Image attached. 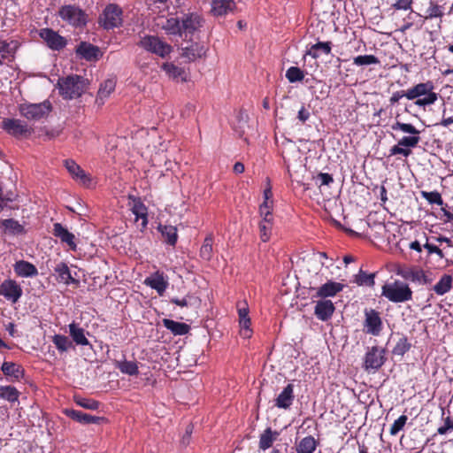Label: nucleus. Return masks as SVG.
<instances>
[{"label":"nucleus","mask_w":453,"mask_h":453,"mask_svg":"<svg viewBox=\"0 0 453 453\" xmlns=\"http://www.w3.org/2000/svg\"><path fill=\"white\" fill-rule=\"evenodd\" d=\"M74 401L78 405L88 410H96L99 407V403L93 399L74 396Z\"/></svg>","instance_id":"49"},{"label":"nucleus","mask_w":453,"mask_h":453,"mask_svg":"<svg viewBox=\"0 0 453 453\" xmlns=\"http://www.w3.org/2000/svg\"><path fill=\"white\" fill-rule=\"evenodd\" d=\"M14 271L21 277H33L38 274L37 268L33 264L25 260L16 262Z\"/></svg>","instance_id":"27"},{"label":"nucleus","mask_w":453,"mask_h":453,"mask_svg":"<svg viewBox=\"0 0 453 453\" xmlns=\"http://www.w3.org/2000/svg\"><path fill=\"white\" fill-rule=\"evenodd\" d=\"M18 108L22 117L35 121L47 117L52 110L51 104L47 100L40 104L23 103Z\"/></svg>","instance_id":"4"},{"label":"nucleus","mask_w":453,"mask_h":453,"mask_svg":"<svg viewBox=\"0 0 453 453\" xmlns=\"http://www.w3.org/2000/svg\"><path fill=\"white\" fill-rule=\"evenodd\" d=\"M297 118L300 121L304 123L310 118L309 111L306 110L304 106H302V108L298 111Z\"/></svg>","instance_id":"64"},{"label":"nucleus","mask_w":453,"mask_h":453,"mask_svg":"<svg viewBox=\"0 0 453 453\" xmlns=\"http://www.w3.org/2000/svg\"><path fill=\"white\" fill-rule=\"evenodd\" d=\"M162 69L166 73V74L175 80L180 81H187V74L183 68L175 65L173 63H164L162 65Z\"/></svg>","instance_id":"29"},{"label":"nucleus","mask_w":453,"mask_h":453,"mask_svg":"<svg viewBox=\"0 0 453 453\" xmlns=\"http://www.w3.org/2000/svg\"><path fill=\"white\" fill-rule=\"evenodd\" d=\"M392 129L395 131L400 130L403 133L410 134V136H403L399 140V145H402L405 149L415 148L419 141V131L411 124L402 123L400 121H396L392 125Z\"/></svg>","instance_id":"7"},{"label":"nucleus","mask_w":453,"mask_h":453,"mask_svg":"<svg viewBox=\"0 0 453 453\" xmlns=\"http://www.w3.org/2000/svg\"><path fill=\"white\" fill-rule=\"evenodd\" d=\"M116 81L113 79L106 80L103 84H101L100 88L97 94V100H104L108 97L110 94L115 89Z\"/></svg>","instance_id":"42"},{"label":"nucleus","mask_w":453,"mask_h":453,"mask_svg":"<svg viewBox=\"0 0 453 453\" xmlns=\"http://www.w3.org/2000/svg\"><path fill=\"white\" fill-rule=\"evenodd\" d=\"M317 180L320 181V186L322 185H329L334 181L333 176L329 173H320L317 175Z\"/></svg>","instance_id":"61"},{"label":"nucleus","mask_w":453,"mask_h":453,"mask_svg":"<svg viewBox=\"0 0 453 453\" xmlns=\"http://www.w3.org/2000/svg\"><path fill=\"white\" fill-rule=\"evenodd\" d=\"M381 325L382 322L379 312L374 310L365 311V326L367 334L379 335L381 331Z\"/></svg>","instance_id":"19"},{"label":"nucleus","mask_w":453,"mask_h":453,"mask_svg":"<svg viewBox=\"0 0 453 453\" xmlns=\"http://www.w3.org/2000/svg\"><path fill=\"white\" fill-rule=\"evenodd\" d=\"M318 444L313 436L308 435L296 444V453H313Z\"/></svg>","instance_id":"32"},{"label":"nucleus","mask_w":453,"mask_h":453,"mask_svg":"<svg viewBox=\"0 0 453 453\" xmlns=\"http://www.w3.org/2000/svg\"><path fill=\"white\" fill-rule=\"evenodd\" d=\"M162 28L168 35H182L180 20L177 18L167 19L165 22L162 25Z\"/></svg>","instance_id":"35"},{"label":"nucleus","mask_w":453,"mask_h":453,"mask_svg":"<svg viewBox=\"0 0 453 453\" xmlns=\"http://www.w3.org/2000/svg\"><path fill=\"white\" fill-rule=\"evenodd\" d=\"M146 285L155 289L159 296H163L168 287V281L165 279L163 273H155L145 280Z\"/></svg>","instance_id":"22"},{"label":"nucleus","mask_w":453,"mask_h":453,"mask_svg":"<svg viewBox=\"0 0 453 453\" xmlns=\"http://www.w3.org/2000/svg\"><path fill=\"white\" fill-rule=\"evenodd\" d=\"M374 278L375 273H366L365 271L360 270L355 276V282L359 286L366 285L372 287L375 284Z\"/></svg>","instance_id":"43"},{"label":"nucleus","mask_w":453,"mask_h":453,"mask_svg":"<svg viewBox=\"0 0 453 453\" xmlns=\"http://www.w3.org/2000/svg\"><path fill=\"white\" fill-rule=\"evenodd\" d=\"M203 19L198 13H185L180 19L181 32L185 34H193L203 26Z\"/></svg>","instance_id":"11"},{"label":"nucleus","mask_w":453,"mask_h":453,"mask_svg":"<svg viewBox=\"0 0 453 453\" xmlns=\"http://www.w3.org/2000/svg\"><path fill=\"white\" fill-rule=\"evenodd\" d=\"M55 272L58 273L60 281L69 285L70 283H78L79 281L72 277L68 265L60 262L55 267Z\"/></svg>","instance_id":"34"},{"label":"nucleus","mask_w":453,"mask_h":453,"mask_svg":"<svg viewBox=\"0 0 453 453\" xmlns=\"http://www.w3.org/2000/svg\"><path fill=\"white\" fill-rule=\"evenodd\" d=\"M279 432L273 431L270 427L266 428L259 438V448L261 449H267L272 447L274 441L279 436Z\"/></svg>","instance_id":"33"},{"label":"nucleus","mask_w":453,"mask_h":453,"mask_svg":"<svg viewBox=\"0 0 453 453\" xmlns=\"http://www.w3.org/2000/svg\"><path fill=\"white\" fill-rule=\"evenodd\" d=\"M381 295L393 303H403L412 298V291L408 284L400 280L383 285Z\"/></svg>","instance_id":"3"},{"label":"nucleus","mask_w":453,"mask_h":453,"mask_svg":"<svg viewBox=\"0 0 453 453\" xmlns=\"http://www.w3.org/2000/svg\"><path fill=\"white\" fill-rule=\"evenodd\" d=\"M1 371L6 377H10L12 381L19 380L25 373L22 366L13 362H4Z\"/></svg>","instance_id":"23"},{"label":"nucleus","mask_w":453,"mask_h":453,"mask_svg":"<svg viewBox=\"0 0 453 453\" xmlns=\"http://www.w3.org/2000/svg\"><path fill=\"white\" fill-rule=\"evenodd\" d=\"M343 284L334 281H327L318 288L315 297L326 298L334 296L337 293L343 289Z\"/></svg>","instance_id":"24"},{"label":"nucleus","mask_w":453,"mask_h":453,"mask_svg":"<svg viewBox=\"0 0 453 453\" xmlns=\"http://www.w3.org/2000/svg\"><path fill=\"white\" fill-rule=\"evenodd\" d=\"M411 154V150L410 149L403 148L402 145H399V142L390 149V156L403 155L404 157H409Z\"/></svg>","instance_id":"55"},{"label":"nucleus","mask_w":453,"mask_h":453,"mask_svg":"<svg viewBox=\"0 0 453 453\" xmlns=\"http://www.w3.org/2000/svg\"><path fill=\"white\" fill-rule=\"evenodd\" d=\"M266 183H267V186H266L265 189L264 190V199L266 202H271L270 199L273 196V193H272L271 180L269 178H266Z\"/></svg>","instance_id":"63"},{"label":"nucleus","mask_w":453,"mask_h":453,"mask_svg":"<svg viewBox=\"0 0 453 453\" xmlns=\"http://www.w3.org/2000/svg\"><path fill=\"white\" fill-rule=\"evenodd\" d=\"M353 64L356 65H370L380 64V60L373 55H360L353 59Z\"/></svg>","instance_id":"46"},{"label":"nucleus","mask_w":453,"mask_h":453,"mask_svg":"<svg viewBox=\"0 0 453 453\" xmlns=\"http://www.w3.org/2000/svg\"><path fill=\"white\" fill-rule=\"evenodd\" d=\"M159 229L162 233V235L164 237H165V242L169 244V245H175L176 242H177V228L175 226H159Z\"/></svg>","instance_id":"41"},{"label":"nucleus","mask_w":453,"mask_h":453,"mask_svg":"<svg viewBox=\"0 0 453 453\" xmlns=\"http://www.w3.org/2000/svg\"><path fill=\"white\" fill-rule=\"evenodd\" d=\"M59 17L68 24L81 27L87 24V14L76 5H64L58 11Z\"/></svg>","instance_id":"5"},{"label":"nucleus","mask_w":453,"mask_h":453,"mask_svg":"<svg viewBox=\"0 0 453 453\" xmlns=\"http://www.w3.org/2000/svg\"><path fill=\"white\" fill-rule=\"evenodd\" d=\"M411 349V343L408 342L406 337H401L393 349V354L396 356H403Z\"/></svg>","instance_id":"48"},{"label":"nucleus","mask_w":453,"mask_h":453,"mask_svg":"<svg viewBox=\"0 0 453 453\" xmlns=\"http://www.w3.org/2000/svg\"><path fill=\"white\" fill-rule=\"evenodd\" d=\"M119 369L121 372L128 375H136L139 372L136 363L132 361H124L120 363L119 365Z\"/></svg>","instance_id":"50"},{"label":"nucleus","mask_w":453,"mask_h":453,"mask_svg":"<svg viewBox=\"0 0 453 453\" xmlns=\"http://www.w3.org/2000/svg\"><path fill=\"white\" fill-rule=\"evenodd\" d=\"M294 386L288 384L275 400V406L288 409L294 400Z\"/></svg>","instance_id":"25"},{"label":"nucleus","mask_w":453,"mask_h":453,"mask_svg":"<svg viewBox=\"0 0 453 453\" xmlns=\"http://www.w3.org/2000/svg\"><path fill=\"white\" fill-rule=\"evenodd\" d=\"M52 342L56 348L61 352L67 351L69 349L73 347L72 341H70L65 335L55 334Z\"/></svg>","instance_id":"40"},{"label":"nucleus","mask_w":453,"mask_h":453,"mask_svg":"<svg viewBox=\"0 0 453 453\" xmlns=\"http://www.w3.org/2000/svg\"><path fill=\"white\" fill-rule=\"evenodd\" d=\"M211 6V13L214 17H223L233 12L236 8V4L234 0H212Z\"/></svg>","instance_id":"18"},{"label":"nucleus","mask_w":453,"mask_h":453,"mask_svg":"<svg viewBox=\"0 0 453 453\" xmlns=\"http://www.w3.org/2000/svg\"><path fill=\"white\" fill-rule=\"evenodd\" d=\"M260 237L263 242H267L270 237L271 225L265 223L259 224Z\"/></svg>","instance_id":"57"},{"label":"nucleus","mask_w":453,"mask_h":453,"mask_svg":"<svg viewBox=\"0 0 453 453\" xmlns=\"http://www.w3.org/2000/svg\"><path fill=\"white\" fill-rule=\"evenodd\" d=\"M194 426L192 424H188L186 427L185 434H183L180 443L183 446H188L190 442L191 434L193 433Z\"/></svg>","instance_id":"60"},{"label":"nucleus","mask_w":453,"mask_h":453,"mask_svg":"<svg viewBox=\"0 0 453 453\" xmlns=\"http://www.w3.org/2000/svg\"><path fill=\"white\" fill-rule=\"evenodd\" d=\"M52 234L54 236L58 237L61 242L68 245L71 250L75 251L77 250L74 234L69 232L62 224L54 223Z\"/></svg>","instance_id":"16"},{"label":"nucleus","mask_w":453,"mask_h":453,"mask_svg":"<svg viewBox=\"0 0 453 453\" xmlns=\"http://www.w3.org/2000/svg\"><path fill=\"white\" fill-rule=\"evenodd\" d=\"M240 326L242 327L241 334L244 338H250L251 336V331L250 329V319H242L239 320Z\"/></svg>","instance_id":"53"},{"label":"nucleus","mask_w":453,"mask_h":453,"mask_svg":"<svg viewBox=\"0 0 453 453\" xmlns=\"http://www.w3.org/2000/svg\"><path fill=\"white\" fill-rule=\"evenodd\" d=\"M207 49L204 45L194 42L189 46L181 48L180 56L186 58L188 62H194L198 58L205 57Z\"/></svg>","instance_id":"17"},{"label":"nucleus","mask_w":453,"mask_h":453,"mask_svg":"<svg viewBox=\"0 0 453 453\" xmlns=\"http://www.w3.org/2000/svg\"><path fill=\"white\" fill-rule=\"evenodd\" d=\"M2 225L5 230H8L12 234H19L25 233L24 226L13 219H4Z\"/></svg>","instance_id":"44"},{"label":"nucleus","mask_w":453,"mask_h":453,"mask_svg":"<svg viewBox=\"0 0 453 453\" xmlns=\"http://www.w3.org/2000/svg\"><path fill=\"white\" fill-rule=\"evenodd\" d=\"M434 85L431 81L418 83L406 91L401 90L393 93L389 102L391 104L397 103L402 97L415 100V104L425 107L434 104L438 99V94L434 92Z\"/></svg>","instance_id":"1"},{"label":"nucleus","mask_w":453,"mask_h":453,"mask_svg":"<svg viewBox=\"0 0 453 453\" xmlns=\"http://www.w3.org/2000/svg\"><path fill=\"white\" fill-rule=\"evenodd\" d=\"M410 278L412 281H418V282H422V283L428 282L427 277L422 270L411 271V274H410Z\"/></svg>","instance_id":"54"},{"label":"nucleus","mask_w":453,"mask_h":453,"mask_svg":"<svg viewBox=\"0 0 453 453\" xmlns=\"http://www.w3.org/2000/svg\"><path fill=\"white\" fill-rule=\"evenodd\" d=\"M412 3V0H398L392 5V7L395 10L407 11L411 9Z\"/></svg>","instance_id":"56"},{"label":"nucleus","mask_w":453,"mask_h":453,"mask_svg":"<svg viewBox=\"0 0 453 453\" xmlns=\"http://www.w3.org/2000/svg\"><path fill=\"white\" fill-rule=\"evenodd\" d=\"M69 333L73 341L77 345L87 346L89 344V342L85 335L84 329L78 326L75 323L69 325Z\"/></svg>","instance_id":"30"},{"label":"nucleus","mask_w":453,"mask_h":453,"mask_svg":"<svg viewBox=\"0 0 453 453\" xmlns=\"http://www.w3.org/2000/svg\"><path fill=\"white\" fill-rule=\"evenodd\" d=\"M453 429V419L450 417H447L444 419V425L440 426L437 430L439 434H445L448 431Z\"/></svg>","instance_id":"59"},{"label":"nucleus","mask_w":453,"mask_h":453,"mask_svg":"<svg viewBox=\"0 0 453 453\" xmlns=\"http://www.w3.org/2000/svg\"><path fill=\"white\" fill-rule=\"evenodd\" d=\"M334 305L330 300L319 301L314 308V314L316 317L322 320L326 321L333 316L334 312Z\"/></svg>","instance_id":"20"},{"label":"nucleus","mask_w":453,"mask_h":453,"mask_svg":"<svg viewBox=\"0 0 453 453\" xmlns=\"http://www.w3.org/2000/svg\"><path fill=\"white\" fill-rule=\"evenodd\" d=\"M0 295L15 303L22 295L20 286L12 280H5L0 285Z\"/></svg>","instance_id":"12"},{"label":"nucleus","mask_w":453,"mask_h":453,"mask_svg":"<svg viewBox=\"0 0 453 453\" xmlns=\"http://www.w3.org/2000/svg\"><path fill=\"white\" fill-rule=\"evenodd\" d=\"M2 127L9 134L16 137L31 134L27 124L18 119H4Z\"/></svg>","instance_id":"10"},{"label":"nucleus","mask_w":453,"mask_h":453,"mask_svg":"<svg viewBox=\"0 0 453 453\" xmlns=\"http://www.w3.org/2000/svg\"><path fill=\"white\" fill-rule=\"evenodd\" d=\"M451 285L452 277L449 274H444L434 286V290L437 295L442 296L450 290Z\"/></svg>","instance_id":"36"},{"label":"nucleus","mask_w":453,"mask_h":453,"mask_svg":"<svg viewBox=\"0 0 453 453\" xmlns=\"http://www.w3.org/2000/svg\"><path fill=\"white\" fill-rule=\"evenodd\" d=\"M65 166L73 178L80 180L82 183H86L89 180L85 172L73 160L66 159L65 161Z\"/></svg>","instance_id":"31"},{"label":"nucleus","mask_w":453,"mask_h":453,"mask_svg":"<svg viewBox=\"0 0 453 453\" xmlns=\"http://www.w3.org/2000/svg\"><path fill=\"white\" fill-rule=\"evenodd\" d=\"M65 412L69 418L81 424H99L104 419L103 417L92 416L81 411L65 410Z\"/></svg>","instance_id":"21"},{"label":"nucleus","mask_w":453,"mask_h":453,"mask_svg":"<svg viewBox=\"0 0 453 453\" xmlns=\"http://www.w3.org/2000/svg\"><path fill=\"white\" fill-rule=\"evenodd\" d=\"M331 42H319L313 45L307 50L308 55L311 56L313 58H318L319 57L318 51H322L323 53L328 55L331 53Z\"/></svg>","instance_id":"37"},{"label":"nucleus","mask_w":453,"mask_h":453,"mask_svg":"<svg viewBox=\"0 0 453 453\" xmlns=\"http://www.w3.org/2000/svg\"><path fill=\"white\" fill-rule=\"evenodd\" d=\"M19 392L12 386L0 387V398L10 403L18 402Z\"/></svg>","instance_id":"39"},{"label":"nucleus","mask_w":453,"mask_h":453,"mask_svg":"<svg viewBox=\"0 0 453 453\" xmlns=\"http://www.w3.org/2000/svg\"><path fill=\"white\" fill-rule=\"evenodd\" d=\"M421 194H422V196L424 198H426V200L427 202H429L430 203H435L438 205H442V203H443L441 196L437 191H433V192L422 191Z\"/></svg>","instance_id":"51"},{"label":"nucleus","mask_w":453,"mask_h":453,"mask_svg":"<svg viewBox=\"0 0 453 453\" xmlns=\"http://www.w3.org/2000/svg\"><path fill=\"white\" fill-rule=\"evenodd\" d=\"M122 9L115 4H108L99 17V24L104 29H112L122 25Z\"/></svg>","instance_id":"6"},{"label":"nucleus","mask_w":453,"mask_h":453,"mask_svg":"<svg viewBox=\"0 0 453 453\" xmlns=\"http://www.w3.org/2000/svg\"><path fill=\"white\" fill-rule=\"evenodd\" d=\"M385 362L384 351L377 346L372 347L365 355V369L380 368Z\"/></svg>","instance_id":"13"},{"label":"nucleus","mask_w":453,"mask_h":453,"mask_svg":"<svg viewBox=\"0 0 453 453\" xmlns=\"http://www.w3.org/2000/svg\"><path fill=\"white\" fill-rule=\"evenodd\" d=\"M38 34L46 45L52 50L59 51L67 44V40L51 28H42L39 30Z\"/></svg>","instance_id":"9"},{"label":"nucleus","mask_w":453,"mask_h":453,"mask_svg":"<svg viewBox=\"0 0 453 453\" xmlns=\"http://www.w3.org/2000/svg\"><path fill=\"white\" fill-rule=\"evenodd\" d=\"M134 201V204L131 208L132 212L135 215V220L142 219V227L145 228L148 224L147 219V207L143 204V203L140 200V198H134L133 196H129Z\"/></svg>","instance_id":"26"},{"label":"nucleus","mask_w":453,"mask_h":453,"mask_svg":"<svg viewBox=\"0 0 453 453\" xmlns=\"http://www.w3.org/2000/svg\"><path fill=\"white\" fill-rule=\"evenodd\" d=\"M305 266L308 273L319 276L321 269L324 266V262L319 258V257H309L305 260Z\"/></svg>","instance_id":"38"},{"label":"nucleus","mask_w":453,"mask_h":453,"mask_svg":"<svg viewBox=\"0 0 453 453\" xmlns=\"http://www.w3.org/2000/svg\"><path fill=\"white\" fill-rule=\"evenodd\" d=\"M424 248L427 250L428 254L435 253L437 254L441 258L444 257L443 252L441 249H439L436 245L431 244L429 242H426L424 245Z\"/></svg>","instance_id":"62"},{"label":"nucleus","mask_w":453,"mask_h":453,"mask_svg":"<svg viewBox=\"0 0 453 453\" xmlns=\"http://www.w3.org/2000/svg\"><path fill=\"white\" fill-rule=\"evenodd\" d=\"M286 78L289 82L294 83L303 81L304 78V73L299 67L291 66L286 72Z\"/></svg>","instance_id":"47"},{"label":"nucleus","mask_w":453,"mask_h":453,"mask_svg":"<svg viewBox=\"0 0 453 453\" xmlns=\"http://www.w3.org/2000/svg\"><path fill=\"white\" fill-rule=\"evenodd\" d=\"M171 303L180 306V307H188L191 310L190 316L194 319L198 318V311L201 307V299L194 295H187L183 298H172Z\"/></svg>","instance_id":"14"},{"label":"nucleus","mask_w":453,"mask_h":453,"mask_svg":"<svg viewBox=\"0 0 453 453\" xmlns=\"http://www.w3.org/2000/svg\"><path fill=\"white\" fill-rule=\"evenodd\" d=\"M139 45L161 58H165L172 50L171 45L154 35H145L141 39Z\"/></svg>","instance_id":"8"},{"label":"nucleus","mask_w":453,"mask_h":453,"mask_svg":"<svg viewBox=\"0 0 453 453\" xmlns=\"http://www.w3.org/2000/svg\"><path fill=\"white\" fill-rule=\"evenodd\" d=\"M407 416L405 415H402L400 416L394 423L393 425L391 426V428H390V434L391 435H395L397 434L403 428V426H405L406 422H407Z\"/></svg>","instance_id":"52"},{"label":"nucleus","mask_w":453,"mask_h":453,"mask_svg":"<svg viewBox=\"0 0 453 453\" xmlns=\"http://www.w3.org/2000/svg\"><path fill=\"white\" fill-rule=\"evenodd\" d=\"M75 52L81 58L87 61L98 60L102 56L99 47L87 42H81L77 46Z\"/></svg>","instance_id":"15"},{"label":"nucleus","mask_w":453,"mask_h":453,"mask_svg":"<svg viewBox=\"0 0 453 453\" xmlns=\"http://www.w3.org/2000/svg\"><path fill=\"white\" fill-rule=\"evenodd\" d=\"M428 16L426 19H432V18H437V17H442L443 12L441 10V6H439L436 4H432L431 6L428 9Z\"/></svg>","instance_id":"58"},{"label":"nucleus","mask_w":453,"mask_h":453,"mask_svg":"<svg viewBox=\"0 0 453 453\" xmlns=\"http://www.w3.org/2000/svg\"><path fill=\"white\" fill-rule=\"evenodd\" d=\"M162 323L164 326L174 335L187 334L190 329V326L188 324L177 322L169 319H164Z\"/></svg>","instance_id":"28"},{"label":"nucleus","mask_w":453,"mask_h":453,"mask_svg":"<svg viewBox=\"0 0 453 453\" xmlns=\"http://www.w3.org/2000/svg\"><path fill=\"white\" fill-rule=\"evenodd\" d=\"M212 244L213 238L211 234H209L203 241V243L200 250V256L204 260H210L212 257Z\"/></svg>","instance_id":"45"},{"label":"nucleus","mask_w":453,"mask_h":453,"mask_svg":"<svg viewBox=\"0 0 453 453\" xmlns=\"http://www.w3.org/2000/svg\"><path fill=\"white\" fill-rule=\"evenodd\" d=\"M60 94L67 99L81 96L88 85L87 80L80 75H69L58 80V82Z\"/></svg>","instance_id":"2"}]
</instances>
